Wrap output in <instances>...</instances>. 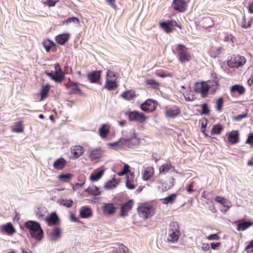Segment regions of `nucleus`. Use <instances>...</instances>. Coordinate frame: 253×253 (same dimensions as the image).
I'll use <instances>...</instances> for the list:
<instances>
[{
	"instance_id": "nucleus-1",
	"label": "nucleus",
	"mask_w": 253,
	"mask_h": 253,
	"mask_svg": "<svg viewBox=\"0 0 253 253\" xmlns=\"http://www.w3.org/2000/svg\"><path fill=\"white\" fill-rule=\"evenodd\" d=\"M219 84L215 80L197 82L195 84L194 90L201 94L202 97H207L208 93L214 94L218 89Z\"/></svg>"
},
{
	"instance_id": "nucleus-2",
	"label": "nucleus",
	"mask_w": 253,
	"mask_h": 253,
	"mask_svg": "<svg viewBox=\"0 0 253 253\" xmlns=\"http://www.w3.org/2000/svg\"><path fill=\"white\" fill-rule=\"evenodd\" d=\"M24 227L29 230L31 237L37 240H41L43 235L40 224L36 221L28 220L24 223Z\"/></svg>"
},
{
	"instance_id": "nucleus-3",
	"label": "nucleus",
	"mask_w": 253,
	"mask_h": 253,
	"mask_svg": "<svg viewBox=\"0 0 253 253\" xmlns=\"http://www.w3.org/2000/svg\"><path fill=\"white\" fill-rule=\"evenodd\" d=\"M139 216L144 219L151 218L155 213V209L152 205L148 204H142L137 208Z\"/></svg>"
},
{
	"instance_id": "nucleus-4",
	"label": "nucleus",
	"mask_w": 253,
	"mask_h": 253,
	"mask_svg": "<svg viewBox=\"0 0 253 253\" xmlns=\"http://www.w3.org/2000/svg\"><path fill=\"white\" fill-rule=\"evenodd\" d=\"M176 49L178 52L177 58L181 64L188 62L191 60L192 56L188 51V48L185 45L182 44H177Z\"/></svg>"
},
{
	"instance_id": "nucleus-5",
	"label": "nucleus",
	"mask_w": 253,
	"mask_h": 253,
	"mask_svg": "<svg viewBox=\"0 0 253 253\" xmlns=\"http://www.w3.org/2000/svg\"><path fill=\"white\" fill-rule=\"evenodd\" d=\"M125 114L128 117V120L130 122L134 121L142 124L147 119V117L143 113H140L136 111H127L125 112Z\"/></svg>"
},
{
	"instance_id": "nucleus-6",
	"label": "nucleus",
	"mask_w": 253,
	"mask_h": 253,
	"mask_svg": "<svg viewBox=\"0 0 253 253\" xmlns=\"http://www.w3.org/2000/svg\"><path fill=\"white\" fill-rule=\"evenodd\" d=\"M159 26L167 34L170 33L175 30V27H177L180 29H182L181 26L179 25L175 20H168L160 22Z\"/></svg>"
},
{
	"instance_id": "nucleus-7",
	"label": "nucleus",
	"mask_w": 253,
	"mask_h": 253,
	"mask_svg": "<svg viewBox=\"0 0 253 253\" xmlns=\"http://www.w3.org/2000/svg\"><path fill=\"white\" fill-rule=\"evenodd\" d=\"M180 233L179 227L177 222H172L170 224L169 235L168 240L171 242H174L178 241Z\"/></svg>"
},
{
	"instance_id": "nucleus-8",
	"label": "nucleus",
	"mask_w": 253,
	"mask_h": 253,
	"mask_svg": "<svg viewBox=\"0 0 253 253\" xmlns=\"http://www.w3.org/2000/svg\"><path fill=\"white\" fill-rule=\"evenodd\" d=\"M246 62L244 56L239 55H233L227 61L228 66L232 68H238L243 66Z\"/></svg>"
},
{
	"instance_id": "nucleus-9",
	"label": "nucleus",
	"mask_w": 253,
	"mask_h": 253,
	"mask_svg": "<svg viewBox=\"0 0 253 253\" xmlns=\"http://www.w3.org/2000/svg\"><path fill=\"white\" fill-rule=\"evenodd\" d=\"M157 105L156 101L148 99L141 105L140 108L144 112L151 113L156 109Z\"/></svg>"
},
{
	"instance_id": "nucleus-10",
	"label": "nucleus",
	"mask_w": 253,
	"mask_h": 253,
	"mask_svg": "<svg viewBox=\"0 0 253 253\" xmlns=\"http://www.w3.org/2000/svg\"><path fill=\"white\" fill-rule=\"evenodd\" d=\"M102 209L104 215L107 216L114 215L117 211V208L113 203H103Z\"/></svg>"
},
{
	"instance_id": "nucleus-11",
	"label": "nucleus",
	"mask_w": 253,
	"mask_h": 253,
	"mask_svg": "<svg viewBox=\"0 0 253 253\" xmlns=\"http://www.w3.org/2000/svg\"><path fill=\"white\" fill-rule=\"evenodd\" d=\"M171 6L176 11L183 12L186 10L187 4L184 0H173Z\"/></svg>"
},
{
	"instance_id": "nucleus-12",
	"label": "nucleus",
	"mask_w": 253,
	"mask_h": 253,
	"mask_svg": "<svg viewBox=\"0 0 253 253\" xmlns=\"http://www.w3.org/2000/svg\"><path fill=\"white\" fill-rule=\"evenodd\" d=\"M42 44L47 52H49L50 51L55 52L57 50L56 44L50 39H45L42 42Z\"/></svg>"
},
{
	"instance_id": "nucleus-13",
	"label": "nucleus",
	"mask_w": 253,
	"mask_h": 253,
	"mask_svg": "<svg viewBox=\"0 0 253 253\" xmlns=\"http://www.w3.org/2000/svg\"><path fill=\"white\" fill-rule=\"evenodd\" d=\"M181 113V110L179 107L174 106L167 109L165 112V115L168 118H174L179 116Z\"/></svg>"
},
{
	"instance_id": "nucleus-14",
	"label": "nucleus",
	"mask_w": 253,
	"mask_h": 253,
	"mask_svg": "<svg viewBox=\"0 0 253 253\" xmlns=\"http://www.w3.org/2000/svg\"><path fill=\"white\" fill-rule=\"evenodd\" d=\"M133 205V201L132 200H129L124 204L121 207L120 215L123 217L127 215L128 212L131 210Z\"/></svg>"
},
{
	"instance_id": "nucleus-15",
	"label": "nucleus",
	"mask_w": 253,
	"mask_h": 253,
	"mask_svg": "<svg viewBox=\"0 0 253 253\" xmlns=\"http://www.w3.org/2000/svg\"><path fill=\"white\" fill-rule=\"evenodd\" d=\"M136 140V139L135 136L129 138H121L119 140V144H120V149H125L126 147H131L133 145L132 144V142Z\"/></svg>"
},
{
	"instance_id": "nucleus-16",
	"label": "nucleus",
	"mask_w": 253,
	"mask_h": 253,
	"mask_svg": "<svg viewBox=\"0 0 253 253\" xmlns=\"http://www.w3.org/2000/svg\"><path fill=\"white\" fill-rule=\"evenodd\" d=\"M101 73L100 71H93L87 74V78L90 83H96L100 80Z\"/></svg>"
},
{
	"instance_id": "nucleus-17",
	"label": "nucleus",
	"mask_w": 253,
	"mask_h": 253,
	"mask_svg": "<svg viewBox=\"0 0 253 253\" xmlns=\"http://www.w3.org/2000/svg\"><path fill=\"white\" fill-rule=\"evenodd\" d=\"M110 125L109 124H103L98 129L99 136L102 139H106L110 132Z\"/></svg>"
},
{
	"instance_id": "nucleus-18",
	"label": "nucleus",
	"mask_w": 253,
	"mask_h": 253,
	"mask_svg": "<svg viewBox=\"0 0 253 253\" xmlns=\"http://www.w3.org/2000/svg\"><path fill=\"white\" fill-rule=\"evenodd\" d=\"M71 153L74 158L77 159L83 155L84 149L81 146H74L71 148Z\"/></svg>"
},
{
	"instance_id": "nucleus-19",
	"label": "nucleus",
	"mask_w": 253,
	"mask_h": 253,
	"mask_svg": "<svg viewBox=\"0 0 253 253\" xmlns=\"http://www.w3.org/2000/svg\"><path fill=\"white\" fill-rule=\"evenodd\" d=\"M104 151L101 148H96L90 151L89 157L91 161H94L102 157Z\"/></svg>"
},
{
	"instance_id": "nucleus-20",
	"label": "nucleus",
	"mask_w": 253,
	"mask_h": 253,
	"mask_svg": "<svg viewBox=\"0 0 253 253\" xmlns=\"http://www.w3.org/2000/svg\"><path fill=\"white\" fill-rule=\"evenodd\" d=\"M230 91L232 95H234L236 93H238L239 95H241L245 93L246 89L242 85L235 84L230 87Z\"/></svg>"
},
{
	"instance_id": "nucleus-21",
	"label": "nucleus",
	"mask_w": 253,
	"mask_h": 253,
	"mask_svg": "<svg viewBox=\"0 0 253 253\" xmlns=\"http://www.w3.org/2000/svg\"><path fill=\"white\" fill-rule=\"evenodd\" d=\"M67 87L70 88L71 94H82L83 92L79 88L78 84L76 83L71 82L67 84Z\"/></svg>"
},
{
	"instance_id": "nucleus-22",
	"label": "nucleus",
	"mask_w": 253,
	"mask_h": 253,
	"mask_svg": "<svg viewBox=\"0 0 253 253\" xmlns=\"http://www.w3.org/2000/svg\"><path fill=\"white\" fill-rule=\"evenodd\" d=\"M70 35L68 33H64L57 35L55 38L57 43L64 45L70 39Z\"/></svg>"
},
{
	"instance_id": "nucleus-23",
	"label": "nucleus",
	"mask_w": 253,
	"mask_h": 253,
	"mask_svg": "<svg viewBox=\"0 0 253 253\" xmlns=\"http://www.w3.org/2000/svg\"><path fill=\"white\" fill-rule=\"evenodd\" d=\"M46 75L55 82L61 83L65 79V74H59L52 72L46 73Z\"/></svg>"
},
{
	"instance_id": "nucleus-24",
	"label": "nucleus",
	"mask_w": 253,
	"mask_h": 253,
	"mask_svg": "<svg viewBox=\"0 0 253 253\" xmlns=\"http://www.w3.org/2000/svg\"><path fill=\"white\" fill-rule=\"evenodd\" d=\"M154 174V169L153 167L148 166L144 169L143 173V179L145 181L149 180Z\"/></svg>"
},
{
	"instance_id": "nucleus-25",
	"label": "nucleus",
	"mask_w": 253,
	"mask_h": 253,
	"mask_svg": "<svg viewBox=\"0 0 253 253\" xmlns=\"http://www.w3.org/2000/svg\"><path fill=\"white\" fill-rule=\"evenodd\" d=\"M134 174L133 173H130L127 176L126 181V187L130 190L134 189L136 186L134 181Z\"/></svg>"
},
{
	"instance_id": "nucleus-26",
	"label": "nucleus",
	"mask_w": 253,
	"mask_h": 253,
	"mask_svg": "<svg viewBox=\"0 0 253 253\" xmlns=\"http://www.w3.org/2000/svg\"><path fill=\"white\" fill-rule=\"evenodd\" d=\"M228 141L231 144H235L239 141V134L237 130H232L228 134Z\"/></svg>"
},
{
	"instance_id": "nucleus-27",
	"label": "nucleus",
	"mask_w": 253,
	"mask_h": 253,
	"mask_svg": "<svg viewBox=\"0 0 253 253\" xmlns=\"http://www.w3.org/2000/svg\"><path fill=\"white\" fill-rule=\"evenodd\" d=\"M45 221L49 226L57 225L59 222V219L55 212H52L49 217H46Z\"/></svg>"
},
{
	"instance_id": "nucleus-28",
	"label": "nucleus",
	"mask_w": 253,
	"mask_h": 253,
	"mask_svg": "<svg viewBox=\"0 0 253 253\" xmlns=\"http://www.w3.org/2000/svg\"><path fill=\"white\" fill-rule=\"evenodd\" d=\"M120 182V180L115 178L108 180L104 185L105 189L107 190L113 189L117 187Z\"/></svg>"
},
{
	"instance_id": "nucleus-29",
	"label": "nucleus",
	"mask_w": 253,
	"mask_h": 253,
	"mask_svg": "<svg viewBox=\"0 0 253 253\" xmlns=\"http://www.w3.org/2000/svg\"><path fill=\"white\" fill-rule=\"evenodd\" d=\"M67 162L63 158L56 160L53 163V167L57 170L62 169L66 165Z\"/></svg>"
},
{
	"instance_id": "nucleus-30",
	"label": "nucleus",
	"mask_w": 253,
	"mask_h": 253,
	"mask_svg": "<svg viewBox=\"0 0 253 253\" xmlns=\"http://www.w3.org/2000/svg\"><path fill=\"white\" fill-rule=\"evenodd\" d=\"M92 215V211L90 208L84 206L81 208L80 210V216L82 218H85L91 216Z\"/></svg>"
},
{
	"instance_id": "nucleus-31",
	"label": "nucleus",
	"mask_w": 253,
	"mask_h": 253,
	"mask_svg": "<svg viewBox=\"0 0 253 253\" xmlns=\"http://www.w3.org/2000/svg\"><path fill=\"white\" fill-rule=\"evenodd\" d=\"M174 170L175 168L170 163L163 164L159 169L160 173L163 174H165L169 171H174Z\"/></svg>"
},
{
	"instance_id": "nucleus-32",
	"label": "nucleus",
	"mask_w": 253,
	"mask_h": 253,
	"mask_svg": "<svg viewBox=\"0 0 253 253\" xmlns=\"http://www.w3.org/2000/svg\"><path fill=\"white\" fill-rule=\"evenodd\" d=\"M118 86L116 81L114 80L106 79L105 84L104 86V88L107 89L108 90H112Z\"/></svg>"
},
{
	"instance_id": "nucleus-33",
	"label": "nucleus",
	"mask_w": 253,
	"mask_h": 253,
	"mask_svg": "<svg viewBox=\"0 0 253 253\" xmlns=\"http://www.w3.org/2000/svg\"><path fill=\"white\" fill-rule=\"evenodd\" d=\"M1 229L6 232L7 234H12L16 232L11 222H8L6 224L2 225Z\"/></svg>"
},
{
	"instance_id": "nucleus-34",
	"label": "nucleus",
	"mask_w": 253,
	"mask_h": 253,
	"mask_svg": "<svg viewBox=\"0 0 253 253\" xmlns=\"http://www.w3.org/2000/svg\"><path fill=\"white\" fill-rule=\"evenodd\" d=\"M178 195L177 193H173L169 196L162 199V203L164 204H172L176 200V197Z\"/></svg>"
},
{
	"instance_id": "nucleus-35",
	"label": "nucleus",
	"mask_w": 253,
	"mask_h": 253,
	"mask_svg": "<svg viewBox=\"0 0 253 253\" xmlns=\"http://www.w3.org/2000/svg\"><path fill=\"white\" fill-rule=\"evenodd\" d=\"M61 229L59 227H55L50 233V237L52 241H56L61 236Z\"/></svg>"
},
{
	"instance_id": "nucleus-36",
	"label": "nucleus",
	"mask_w": 253,
	"mask_h": 253,
	"mask_svg": "<svg viewBox=\"0 0 253 253\" xmlns=\"http://www.w3.org/2000/svg\"><path fill=\"white\" fill-rule=\"evenodd\" d=\"M121 96L124 99L129 101L135 96V92L132 90L125 91L121 94Z\"/></svg>"
},
{
	"instance_id": "nucleus-37",
	"label": "nucleus",
	"mask_w": 253,
	"mask_h": 253,
	"mask_svg": "<svg viewBox=\"0 0 253 253\" xmlns=\"http://www.w3.org/2000/svg\"><path fill=\"white\" fill-rule=\"evenodd\" d=\"M49 88L50 85L49 84H46L42 87L41 90V101L44 100L47 97Z\"/></svg>"
},
{
	"instance_id": "nucleus-38",
	"label": "nucleus",
	"mask_w": 253,
	"mask_h": 253,
	"mask_svg": "<svg viewBox=\"0 0 253 253\" xmlns=\"http://www.w3.org/2000/svg\"><path fill=\"white\" fill-rule=\"evenodd\" d=\"M223 129L222 126L219 124L214 125L211 131V135H219Z\"/></svg>"
},
{
	"instance_id": "nucleus-39",
	"label": "nucleus",
	"mask_w": 253,
	"mask_h": 253,
	"mask_svg": "<svg viewBox=\"0 0 253 253\" xmlns=\"http://www.w3.org/2000/svg\"><path fill=\"white\" fill-rule=\"evenodd\" d=\"M85 191L87 192L89 194L93 195V196H98L101 194V192L100 191L98 188L96 186H92L91 187H88L86 190Z\"/></svg>"
},
{
	"instance_id": "nucleus-40",
	"label": "nucleus",
	"mask_w": 253,
	"mask_h": 253,
	"mask_svg": "<svg viewBox=\"0 0 253 253\" xmlns=\"http://www.w3.org/2000/svg\"><path fill=\"white\" fill-rule=\"evenodd\" d=\"M253 224V222L251 221H243L240 222L237 225V230L242 231L245 230Z\"/></svg>"
},
{
	"instance_id": "nucleus-41",
	"label": "nucleus",
	"mask_w": 253,
	"mask_h": 253,
	"mask_svg": "<svg viewBox=\"0 0 253 253\" xmlns=\"http://www.w3.org/2000/svg\"><path fill=\"white\" fill-rule=\"evenodd\" d=\"M73 176V175L72 174L68 173L66 174H59L58 176V178L61 182H68L70 181Z\"/></svg>"
},
{
	"instance_id": "nucleus-42",
	"label": "nucleus",
	"mask_w": 253,
	"mask_h": 253,
	"mask_svg": "<svg viewBox=\"0 0 253 253\" xmlns=\"http://www.w3.org/2000/svg\"><path fill=\"white\" fill-rule=\"evenodd\" d=\"M23 126L22 122L15 123L12 127V130L14 132H22L23 131Z\"/></svg>"
},
{
	"instance_id": "nucleus-43",
	"label": "nucleus",
	"mask_w": 253,
	"mask_h": 253,
	"mask_svg": "<svg viewBox=\"0 0 253 253\" xmlns=\"http://www.w3.org/2000/svg\"><path fill=\"white\" fill-rule=\"evenodd\" d=\"M104 170H101L97 172H94L91 174L90 176V179L91 181H96L98 180L103 175Z\"/></svg>"
},
{
	"instance_id": "nucleus-44",
	"label": "nucleus",
	"mask_w": 253,
	"mask_h": 253,
	"mask_svg": "<svg viewBox=\"0 0 253 253\" xmlns=\"http://www.w3.org/2000/svg\"><path fill=\"white\" fill-rule=\"evenodd\" d=\"M145 82L146 84L154 89H158L160 86V84L154 79H147Z\"/></svg>"
},
{
	"instance_id": "nucleus-45",
	"label": "nucleus",
	"mask_w": 253,
	"mask_h": 253,
	"mask_svg": "<svg viewBox=\"0 0 253 253\" xmlns=\"http://www.w3.org/2000/svg\"><path fill=\"white\" fill-rule=\"evenodd\" d=\"M223 103L224 100L222 97H219L216 100L215 102V108L217 111H221L223 106Z\"/></svg>"
},
{
	"instance_id": "nucleus-46",
	"label": "nucleus",
	"mask_w": 253,
	"mask_h": 253,
	"mask_svg": "<svg viewBox=\"0 0 253 253\" xmlns=\"http://www.w3.org/2000/svg\"><path fill=\"white\" fill-rule=\"evenodd\" d=\"M60 204L67 208H70L73 205V201L71 199H62L60 201Z\"/></svg>"
},
{
	"instance_id": "nucleus-47",
	"label": "nucleus",
	"mask_w": 253,
	"mask_h": 253,
	"mask_svg": "<svg viewBox=\"0 0 253 253\" xmlns=\"http://www.w3.org/2000/svg\"><path fill=\"white\" fill-rule=\"evenodd\" d=\"M129 166L127 164H125L124 168L121 171L118 173L119 176H122L129 172Z\"/></svg>"
},
{
	"instance_id": "nucleus-48",
	"label": "nucleus",
	"mask_w": 253,
	"mask_h": 253,
	"mask_svg": "<svg viewBox=\"0 0 253 253\" xmlns=\"http://www.w3.org/2000/svg\"><path fill=\"white\" fill-rule=\"evenodd\" d=\"M106 79L117 81V76L116 73L112 71L108 70L106 75Z\"/></svg>"
},
{
	"instance_id": "nucleus-49",
	"label": "nucleus",
	"mask_w": 253,
	"mask_h": 253,
	"mask_svg": "<svg viewBox=\"0 0 253 253\" xmlns=\"http://www.w3.org/2000/svg\"><path fill=\"white\" fill-rule=\"evenodd\" d=\"M214 200L215 202L218 203L222 205H225L226 203V200L220 196H216Z\"/></svg>"
},
{
	"instance_id": "nucleus-50",
	"label": "nucleus",
	"mask_w": 253,
	"mask_h": 253,
	"mask_svg": "<svg viewBox=\"0 0 253 253\" xmlns=\"http://www.w3.org/2000/svg\"><path fill=\"white\" fill-rule=\"evenodd\" d=\"M210 113L207 104L205 103L202 105V113L205 115H208Z\"/></svg>"
},
{
	"instance_id": "nucleus-51",
	"label": "nucleus",
	"mask_w": 253,
	"mask_h": 253,
	"mask_svg": "<svg viewBox=\"0 0 253 253\" xmlns=\"http://www.w3.org/2000/svg\"><path fill=\"white\" fill-rule=\"evenodd\" d=\"M58 1V0H46L44 2V4L47 5L49 7L54 6L55 4Z\"/></svg>"
},
{
	"instance_id": "nucleus-52",
	"label": "nucleus",
	"mask_w": 253,
	"mask_h": 253,
	"mask_svg": "<svg viewBox=\"0 0 253 253\" xmlns=\"http://www.w3.org/2000/svg\"><path fill=\"white\" fill-rule=\"evenodd\" d=\"M156 75L161 78H165V77H172V74L170 73H166L165 72H163L161 73H156Z\"/></svg>"
},
{
	"instance_id": "nucleus-53",
	"label": "nucleus",
	"mask_w": 253,
	"mask_h": 253,
	"mask_svg": "<svg viewBox=\"0 0 253 253\" xmlns=\"http://www.w3.org/2000/svg\"><path fill=\"white\" fill-rule=\"evenodd\" d=\"M207 239L209 240H218L220 239V237L217 234H213L208 236Z\"/></svg>"
},
{
	"instance_id": "nucleus-54",
	"label": "nucleus",
	"mask_w": 253,
	"mask_h": 253,
	"mask_svg": "<svg viewBox=\"0 0 253 253\" xmlns=\"http://www.w3.org/2000/svg\"><path fill=\"white\" fill-rule=\"evenodd\" d=\"M55 73L59 74H65L62 70L61 67L58 63H56L54 65Z\"/></svg>"
},
{
	"instance_id": "nucleus-55",
	"label": "nucleus",
	"mask_w": 253,
	"mask_h": 253,
	"mask_svg": "<svg viewBox=\"0 0 253 253\" xmlns=\"http://www.w3.org/2000/svg\"><path fill=\"white\" fill-rule=\"evenodd\" d=\"M66 22L67 23H79V20L77 17H72L68 18L66 20Z\"/></svg>"
},
{
	"instance_id": "nucleus-56",
	"label": "nucleus",
	"mask_w": 253,
	"mask_h": 253,
	"mask_svg": "<svg viewBox=\"0 0 253 253\" xmlns=\"http://www.w3.org/2000/svg\"><path fill=\"white\" fill-rule=\"evenodd\" d=\"M246 143L253 145V132L249 133L248 138L246 140Z\"/></svg>"
},
{
	"instance_id": "nucleus-57",
	"label": "nucleus",
	"mask_w": 253,
	"mask_h": 253,
	"mask_svg": "<svg viewBox=\"0 0 253 253\" xmlns=\"http://www.w3.org/2000/svg\"><path fill=\"white\" fill-rule=\"evenodd\" d=\"M119 140L109 144V145L111 147H114L115 149H120V144H119Z\"/></svg>"
},
{
	"instance_id": "nucleus-58",
	"label": "nucleus",
	"mask_w": 253,
	"mask_h": 253,
	"mask_svg": "<svg viewBox=\"0 0 253 253\" xmlns=\"http://www.w3.org/2000/svg\"><path fill=\"white\" fill-rule=\"evenodd\" d=\"M106 3L113 8L116 7L115 0H105Z\"/></svg>"
},
{
	"instance_id": "nucleus-59",
	"label": "nucleus",
	"mask_w": 253,
	"mask_h": 253,
	"mask_svg": "<svg viewBox=\"0 0 253 253\" xmlns=\"http://www.w3.org/2000/svg\"><path fill=\"white\" fill-rule=\"evenodd\" d=\"M211 248L213 250H216L217 248H218L220 246V243H211Z\"/></svg>"
},
{
	"instance_id": "nucleus-60",
	"label": "nucleus",
	"mask_w": 253,
	"mask_h": 253,
	"mask_svg": "<svg viewBox=\"0 0 253 253\" xmlns=\"http://www.w3.org/2000/svg\"><path fill=\"white\" fill-rule=\"evenodd\" d=\"M202 249L205 251H209L210 249L209 244L208 243H203L202 246Z\"/></svg>"
},
{
	"instance_id": "nucleus-61",
	"label": "nucleus",
	"mask_w": 253,
	"mask_h": 253,
	"mask_svg": "<svg viewBox=\"0 0 253 253\" xmlns=\"http://www.w3.org/2000/svg\"><path fill=\"white\" fill-rule=\"evenodd\" d=\"M247 84L250 86L253 85V74L251 76L248 80Z\"/></svg>"
},
{
	"instance_id": "nucleus-62",
	"label": "nucleus",
	"mask_w": 253,
	"mask_h": 253,
	"mask_svg": "<svg viewBox=\"0 0 253 253\" xmlns=\"http://www.w3.org/2000/svg\"><path fill=\"white\" fill-rule=\"evenodd\" d=\"M36 214L39 217H42L44 215L40 208L38 209L36 211Z\"/></svg>"
},
{
	"instance_id": "nucleus-63",
	"label": "nucleus",
	"mask_w": 253,
	"mask_h": 253,
	"mask_svg": "<svg viewBox=\"0 0 253 253\" xmlns=\"http://www.w3.org/2000/svg\"><path fill=\"white\" fill-rule=\"evenodd\" d=\"M186 190L189 193H191L192 192L194 191V190L193 189V185L192 184L189 185L186 188Z\"/></svg>"
},
{
	"instance_id": "nucleus-64",
	"label": "nucleus",
	"mask_w": 253,
	"mask_h": 253,
	"mask_svg": "<svg viewBox=\"0 0 253 253\" xmlns=\"http://www.w3.org/2000/svg\"><path fill=\"white\" fill-rule=\"evenodd\" d=\"M248 10L250 13H253V2L249 4Z\"/></svg>"
}]
</instances>
